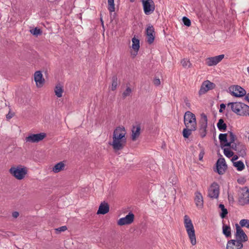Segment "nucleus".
<instances>
[{"instance_id":"nucleus-1","label":"nucleus","mask_w":249,"mask_h":249,"mask_svg":"<svg viewBox=\"0 0 249 249\" xmlns=\"http://www.w3.org/2000/svg\"><path fill=\"white\" fill-rule=\"evenodd\" d=\"M125 130L124 127H117L113 133V141L110 144L115 151L120 150L126 144Z\"/></svg>"},{"instance_id":"nucleus-2","label":"nucleus","mask_w":249,"mask_h":249,"mask_svg":"<svg viewBox=\"0 0 249 249\" xmlns=\"http://www.w3.org/2000/svg\"><path fill=\"white\" fill-rule=\"evenodd\" d=\"M184 123L185 128L182 131L183 136L188 138L192 131L196 129V115L190 111H187L184 115Z\"/></svg>"},{"instance_id":"nucleus-3","label":"nucleus","mask_w":249,"mask_h":249,"mask_svg":"<svg viewBox=\"0 0 249 249\" xmlns=\"http://www.w3.org/2000/svg\"><path fill=\"white\" fill-rule=\"evenodd\" d=\"M231 110L240 116H249V106L241 102H232L228 104Z\"/></svg>"},{"instance_id":"nucleus-4","label":"nucleus","mask_w":249,"mask_h":249,"mask_svg":"<svg viewBox=\"0 0 249 249\" xmlns=\"http://www.w3.org/2000/svg\"><path fill=\"white\" fill-rule=\"evenodd\" d=\"M184 225L191 244L195 245L196 240L195 228L191 219L187 215L184 216Z\"/></svg>"},{"instance_id":"nucleus-5","label":"nucleus","mask_w":249,"mask_h":249,"mask_svg":"<svg viewBox=\"0 0 249 249\" xmlns=\"http://www.w3.org/2000/svg\"><path fill=\"white\" fill-rule=\"evenodd\" d=\"M9 171L10 174L18 180L24 178L27 173L26 167L22 165L11 167Z\"/></svg>"},{"instance_id":"nucleus-6","label":"nucleus","mask_w":249,"mask_h":249,"mask_svg":"<svg viewBox=\"0 0 249 249\" xmlns=\"http://www.w3.org/2000/svg\"><path fill=\"white\" fill-rule=\"evenodd\" d=\"M141 1L144 14L146 15L152 14L155 9L154 1L153 0H142Z\"/></svg>"},{"instance_id":"nucleus-7","label":"nucleus","mask_w":249,"mask_h":249,"mask_svg":"<svg viewBox=\"0 0 249 249\" xmlns=\"http://www.w3.org/2000/svg\"><path fill=\"white\" fill-rule=\"evenodd\" d=\"M239 202L242 205H244L249 203V189L248 187H245L241 189Z\"/></svg>"},{"instance_id":"nucleus-8","label":"nucleus","mask_w":249,"mask_h":249,"mask_svg":"<svg viewBox=\"0 0 249 249\" xmlns=\"http://www.w3.org/2000/svg\"><path fill=\"white\" fill-rule=\"evenodd\" d=\"M229 89L231 94L235 97H240L246 95V91L240 86H231Z\"/></svg>"},{"instance_id":"nucleus-9","label":"nucleus","mask_w":249,"mask_h":249,"mask_svg":"<svg viewBox=\"0 0 249 249\" xmlns=\"http://www.w3.org/2000/svg\"><path fill=\"white\" fill-rule=\"evenodd\" d=\"M145 34L146 37V42L149 44H152L155 38V32L153 26L149 24L146 28Z\"/></svg>"},{"instance_id":"nucleus-10","label":"nucleus","mask_w":249,"mask_h":249,"mask_svg":"<svg viewBox=\"0 0 249 249\" xmlns=\"http://www.w3.org/2000/svg\"><path fill=\"white\" fill-rule=\"evenodd\" d=\"M46 137V134L41 132L38 134H31L25 138L26 142L36 143L43 140Z\"/></svg>"},{"instance_id":"nucleus-11","label":"nucleus","mask_w":249,"mask_h":249,"mask_svg":"<svg viewBox=\"0 0 249 249\" xmlns=\"http://www.w3.org/2000/svg\"><path fill=\"white\" fill-rule=\"evenodd\" d=\"M219 194V186L216 182H213L208 189V196L212 199L217 198Z\"/></svg>"},{"instance_id":"nucleus-12","label":"nucleus","mask_w":249,"mask_h":249,"mask_svg":"<svg viewBox=\"0 0 249 249\" xmlns=\"http://www.w3.org/2000/svg\"><path fill=\"white\" fill-rule=\"evenodd\" d=\"M207 122L208 120L206 115L202 114L200 121V125L199 129L200 135L202 138H204L207 134Z\"/></svg>"},{"instance_id":"nucleus-13","label":"nucleus","mask_w":249,"mask_h":249,"mask_svg":"<svg viewBox=\"0 0 249 249\" xmlns=\"http://www.w3.org/2000/svg\"><path fill=\"white\" fill-rule=\"evenodd\" d=\"M235 240L243 243L248 240V237L244 231L238 225H236V232L235 233Z\"/></svg>"},{"instance_id":"nucleus-14","label":"nucleus","mask_w":249,"mask_h":249,"mask_svg":"<svg viewBox=\"0 0 249 249\" xmlns=\"http://www.w3.org/2000/svg\"><path fill=\"white\" fill-rule=\"evenodd\" d=\"M231 147L236 151L237 154L242 157H244L246 155V148L245 146L240 142L233 143Z\"/></svg>"},{"instance_id":"nucleus-15","label":"nucleus","mask_w":249,"mask_h":249,"mask_svg":"<svg viewBox=\"0 0 249 249\" xmlns=\"http://www.w3.org/2000/svg\"><path fill=\"white\" fill-rule=\"evenodd\" d=\"M215 87V85L213 83L208 80L205 81L201 86L200 89L199 90V94H204L208 90L213 89Z\"/></svg>"},{"instance_id":"nucleus-16","label":"nucleus","mask_w":249,"mask_h":249,"mask_svg":"<svg viewBox=\"0 0 249 249\" xmlns=\"http://www.w3.org/2000/svg\"><path fill=\"white\" fill-rule=\"evenodd\" d=\"M227 165L223 158H219L216 162V171L219 175H223L226 171Z\"/></svg>"},{"instance_id":"nucleus-17","label":"nucleus","mask_w":249,"mask_h":249,"mask_svg":"<svg viewBox=\"0 0 249 249\" xmlns=\"http://www.w3.org/2000/svg\"><path fill=\"white\" fill-rule=\"evenodd\" d=\"M134 218V215L130 213L124 217L119 219L117 221V224L119 226L130 224L133 222Z\"/></svg>"},{"instance_id":"nucleus-18","label":"nucleus","mask_w":249,"mask_h":249,"mask_svg":"<svg viewBox=\"0 0 249 249\" xmlns=\"http://www.w3.org/2000/svg\"><path fill=\"white\" fill-rule=\"evenodd\" d=\"M224 54H220L213 57H208L206 59V64L210 67L215 66L224 58Z\"/></svg>"},{"instance_id":"nucleus-19","label":"nucleus","mask_w":249,"mask_h":249,"mask_svg":"<svg viewBox=\"0 0 249 249\" xmlns=\"http://www.w3.org/2000/svg\"><path fill=\"white\" fill-rule=\"evenodd\" d=\"M243 243L235 239H231L228 241L227 244V249H242Z\"/></svg>"},{"instance_id":"nucleus-20","label":"nucleus","mask_w":249,"mask_h":249,"mask_svg":"<svg viewBox=\"0 0 249 249\" xmlns=\"http://www.w3.org/2000/svg\"><path fill=\"white\" fill-rule=\"evenodd\" d=\"M132 44L131 46V55L133 57L136 56L140 48V41L138 39L133 37L132 39Z\"/></svg>"},{"instance_id":"nucleus-21","label":"nucleus","mask_w":249,"mask_h":249,"mask_svg":"<svg viewBox=\"0 0 249 249\" xmlns=\"http://www.w3.org/2000/svg\"><path fill=\"white\" fill-rule=\"evenodd\" d=\"M195 202L196 206L198 209H201L203 207V197L202 194L199 191H196L195 193Z\"/></svg>"},{"instance_id":"nucleus-22","label":"nucleus","mask_w":249,"mask_h":249,"mask_svg":"<svg viewBox=\"0 0 249 249\" xmlns=\"http://www.w3.org/2000/svg\"><path fill=\"white\" fill-rule=\"evenodd\" d=\"M34 79L37 87H41L44 83V79L40 71H36L34 74Z\"/></svg>"},{"instance_id":"nucleus-23","label":"nucleus","mask_w":249,"mask_h":249,"mask_svg":"<svg viewBox=\"0 0 249 249\" xmlns=\"http://www.w3.org/2000/svg\"><path fill=\"white\" fill-rule=\"evenodd\" d=\"M140 134V124L136 123L133 126L132 129L131 139L133 141H135Z\"/></svg>"},{"instance_id":"nucleus-24","label":"nucleus","mask_w":249,"mask_h":249,"mask_svg":"<svg viewBox=\"0 0 249 249\" xmlns=\"http://www.w3.org/2000/svg\"><path fill=\"white\" fill-rule=\"evenodd\" d=\"M109 211V206L107 203L105 202H102L99 207L97 211V214H105Z\"/></svg>"},{"instance_id":"nucleus-25","label":"nucleus","mask_w":249,"mask_h":249,"mask_svg":"<svg viewBox=\"0 0 249 249\" xmlns=\"http://www.w3.org/2000/svg\"><path fill=\"white\" fill-rule=\"evenodd\" d=\"M219 140L221 144V148L224 146H231V142H228L227 140V134L221 133L219 135Z\"/></svg>"},{"instance_id":"nucleus-26","label":"nucleus","mask_w":249,"mask_h":249,"mask_svg":"<svg viewBox=\"0 0 249 249\" xmlns=\"http://www.w3.org/2000/svg\"><path fill=\"white\" fill-rule=\"evenodd\" d=\"M65 168V164L63 162L61 161L56 164L53 168L52 171L54 173H57L61 171L64 170Z\"/></svg>"},{"instance_id":"nucleus-27","label":"nucleus","mask_w":249,"mask_h":249,"mask_svg":"<svg viewBox=\"0 0 249 249\" xmlns=\"http://www.w3.org/2000/svg\"><path fill=\"white\" fill-rule=\"evenodd\" d=\"M54 92L57 97H61L63 92V87L60 84H57L54 89Z\"/></svg>"},{"instance_id":"nucleus-28","label":"nucleus","mask_w":249,"mask_h":249,"mask_svg":"<svg viewBox=\"0 0 249 249\" xmlns=\"http://www.w3.org/2000/svg\"><path fill=\"white\" fill-rule=\"evenodd\" d=\"M217 127L219 131H224L226 130L227 126L224 120L222 119H220L217 124Z\"/></svg>"},{"instance_id":"nucleus-29","label":"nucleus","mask_w":249,"mask_h":249,"mask_svg":"<svg viewBox=\"0 0 249 249\" xmlns=\"http://www.w3.org/2000/svg\"><path fill=\"white\" fill-rule=\"evenodd\" d=\"M222 232L226 237H229L231 236V230L230 226L223 224L222 227Z\"/></svg>"},{"instance_id":"nucleus-30","label":"nucleus","mask_w":249,"mask_h":249,"mask_svg":"<svg viewBox=\"0 0 249 249\" xmlns=\"http://www.w3.org/2000/svg\"><path fill=\"white\" fill-rule=\"evenodd\" d=\"M233 165L236 167L237 170L239 171H242L245 168L244 164L241 160L233 162Z\"/></svg>"},{"instance_id":"nucleus-31","label":"nucleus","mask_w":249,"mask_h":249,"mask_svg":"<svg viewBox=\"0 0 249 249\" xmlns=\"http://www.w3.org/2000/svg\"><path fill=\"white\" fill-rule=\"evenodd\" d=\"M112 84H111V90H115L117 87L118 85V78L116 75H114L112 77Z\"/></svg>"},{"instance_id":"nucleus-32","label":"nucleus","mask_w":249,"mask_h":249,"mask_svg":"<svg viewBox=\"0 0 249 249\" xmlns=\"http://www.w3.org/2000/svg\"><path fill=\"white\" fill-rule=\"evenodd\" d=\"M219 208H220L222 211V212L220 214V217L222 218H224L228 214V210L226 208H225L224 205L222 204H220L219 206Z\"/></svg>"},{"instance_id":"nucleus-33","label":"nucleus","mask_w":249,"mask_h":249,"mask_svg":"<svg viewBox=\"0 0 249 249\" xmlns=\"http://www.w3.org/2000/svg\"><path fill=\"white\" fill-rule=\"evenodd\" d=\"M107 2L108 4V10L110 12H114L115 11L114 0H108Z\"/></svg>"},{"instance_id":"nucleus-34","label":"nucleus","mask_w":249,"mask_h":249,"mask_svg":"<svg viewBox=\"0 0 249 249\" xmlns=\"http://www.w3.org/2000/svg\"><path fill=\"white\" fill-rule=\"evenodd\" d=\"M239 224L242 227H245L248 229H249V220L243 219L240 221Z\"/></svg>"},{"instance_id":"nucleus-35","label":"nucleus","mask_w":249,"mask_h":249,"mask_svg":"<svg viewBox=\"0 0 249 249\" xmlns=\"http://www.w3.org/2000/svg\"><path fill=\"white\" fill-rule=\"evenodd\" d=\"M224 154L228 158H231L233 156V152L229 148H224Z\"/></svg>"},{"instance_id":"nucleus-36","label":"nucleus","mask_w":249,"mask_h":249,"mask_svg":"<svg viewBox=\"0 0 249 249\" xmlns=\"http://www.w3.org/2000/svg\"><path fill=\"white\" fill-rule=\"evenodd\" d=\"M30 32L31 34L36 36L40 35L42 34V31L37 28H35L32 30H31Z\"/></svg>"},{"instance_id":"nucleus-37","label":"nucleus","mask_w":249,"mask_h":249,"mask_svg":"<svg viewBox=\"0 0 249 249\" xmlns=\"http://www.w3.org/2000/svg\"><path fill=\"white\" fill-rule=\"evenodd\" d=\"M181 64L182 66L184 68H189L190 67L191 64L190 62L187 59H183L181 60Z\"/></svg>"},{"instance_id":"nucleus-38","label":"nucleus","mask_w":249,"mask_h":249,"mask_svg":"<svg viewBox=\"0 0 249 249\" xmlns=\"http://www.w3.org/2000/svg\"><path fill=\"white\" fill-rule=\"evenodd\" d=\"M132 92L131 89L129 87H127L126 89L123 93V97L124 98H126L127 96L130 95V93Z\"/></svg>"},{"instance_id":"nucleus-39","label":"nucleus","mask_w":249,"mask_h":249,"mask_svg":"<svg viewBox=\"0 0 249 249\" xmlns=\"http://www.w3.org/2000/svg\"><path fill=\"white\" fill-rule=\"evenodd\" d=\"M182 21L184 24L187 26H190L191 24V20L187 17H183L182 18Z\"/></svg>"},{"instance_id":"nucleus-40","label":"nucleus","mask_w":249,"mask_h":249,"mask_svg":"<svg viewBox=\"0 0 249 249\" xmlns=\"http://www.w3.org/2000/svg\"><path fill=\"white\" fill-rule=\"evenodd\" d=\"M230 141L229 142H231V146L233 143H234L235 135L231 132L230 133Z\"/></svg>"},{"instance_id":"nucleus-41","label":"nucleus","mask_w":249,"mask_h":249,"mask_svg":"<svg viewBox=\"0 0 249 249\" xmlns=\"http://www.w3.org/2000/svg\"><path fill=\"white\" fill-rule=\"evenodd\" d=\"M153 83L156 86H159L160 85V81L159 78H155L153 80Z\"/></svg>"},{"instance_id":"nucleus-42","label":"nucleus","mask_w":249,"mask_h":249,"mask_svg":"<svg viewBox=\"0 0 249 249\" xmlns=\"http://www.w3.org/2000/svg\"><path fill=\"white\" fill-rule=\"evenodd\" d=\"M67 230V227L66 226H62L57 229H56V231H58L59 232L61 231H64Z\"/></svg>"},{"instance_id":"nucleus-43","label":"nucleus","mask_w":249,"mask_h":249,"mask_svg":"<svg viewBox=\"0 0 249 249\" xmlns=\"http://www.w3.org/2000/svg\"><path fill=\"white\" fill-rule=\"evenodd\" d=\"M184 103L185 104L186 106L188 107L189 109H191V104L187 99H185L184 100Z\"/></svg>"},{"instance_id":"nucleus-44","label":"nucleus","mask_w":249,"mask_h":249,"mask_svg":"<svg viewBox=\"0 0 249 249\" xmlns=\"http://www.w3.org/2000/svg\"><path fill=\"white\" fill-rule=\"evenodd\" d=\"M220 108L219 111L220 112H222L223 109H224L226 108V105L222 103V104H220Z\"/></svg>"},{"instance_id":"nucleus-45","label":"nucleus","mask_w":249,"mask_h":249,"mask_svg":"<svg viewBox=\"0 0 249 249\" xmlns=\"http://www.w3.org/2000/svg\"><path fill=\"white\" fill-rule=\"evenodd\" d=\"M19 216V213L18 212H14L12 213V216L14 218H17Z\"/></svg>"},{"instance_id":"nucleus-46","label":"nucleus","mask_w":249,"mask_h":249,"mask_svg":"<svg viewBox=\"0 0 249 249\" xmlns=\"http://www.w3.org/2000/svg\"><path fill=\"white\" fill-rule=\"evenodd\" d=\"M204 152L203 151H201L199 155V160H201L203 157V156H204Z\"/></svg>"},{"instance_id":"nucleus-47","label":"nucleus","mask_w":249,"mask_h":249,"mask_svg":"<svg viewBox=\"0 0 249 249\" xmlns=\"http://www.w3.org/2000/svg\"><path fill=\"white\" fill-rule=\"evenodd\" d=\"M13 117V115L10 113H8L6 115V118L8 119H11Z\"/></svg>"},{"instance_id":"nucleus-48","label":"nucleus","mask_w":249,"mask_h":249,"mask_svg":"<svg viewBox=\"0 0 249 249\" xmlns=\"http://www.w3.org/2000/svg\"><path fill=\"white\" fill-rule=\"evenodd\" d=\"M245 99L249 103V93L246 94Z\"/></svg>"},{"instance_id":"nucleus-49","label":"nucleus","mask_w":249,"mask_h":249,"mask_svg":"<svg viewBox=\"0 0 249 249\" xmlns=\"http://www.w3.org/2000/svg\"><path fill=\"white\" fill-rule=\"evenodd\" d=\"M238 159V157L236 155L233 156L232 159V160H235Z\"/></svg>"},{"instance_id":"nucleus-50","label":"nucleus","mask_w":249,"mask_h":249,"mask_svg":"<svg viewBox=\"0 0 249 249\" xmlns=\"http://www.w3.org/2000/svg\"><path fill=\"white\" fill-rule=\"evenodd\" d=\"M130 1L131 2H133L134 1V0H130Z\"/></svg>"},{"instance_id":"nucleus-51","label":"nucleus","mask_w":249,"mask_h":249,"mask_svg":"<svg viewBox=\"0 0 249 249\" xmlns=\"http://www.w3.org/2000/svg\"><path fill=\"white\" fill-rule=\"evenodd\" d=\"M101 21H102V24H103V20H102V19H101Z\"/></svg>"}]
</instances>
